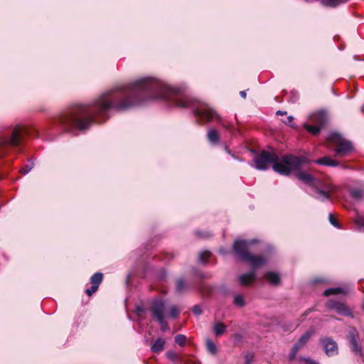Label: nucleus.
<instances>
[{
	"mask_svg": "<svg viewBox=\"0 0 364 364\" xmlns=\"http://www.w3.org/2000/svg\"><path fill=\"white\" fill-rule=\"evenodd\" d=\"M355 223L360 227H364V217L357 216L355 219Z\"/></svg>",
	"mask_w": 364,
	"mask_h": 364,
	"instance_id": "nucleus-35",
	"label": "nucleus"
},
{
	"mask_svg": "<svg viewBox=\"0 0 364 364\" xmlns=\"http://www.w3.org/2000/svg\"><path fill=\"white\" fill-rule=\"evenodd\" d=\"M320 343L328 356H333L338 353V346L336 341L328 337L320 338Z\"/></svg>",
	"mask_w": 364,
	"mask_h": 364,
	"instance_id": "nucleus-11",
	"label": "nucleus"
},
{
	"mask_svg": "<svg viewBox=\"0 0 364 364\" xmlns=\"http://www.w3.org/2000/svg\"><path fill=\"white\" fill-rule=\"evenodd\" d=\"M152 315L161 324V329L162 331H166L168 329V323L164 321V311L165 304L161 300H155L152 303L151 308Z\"/></svg>",
	"mask_w": 364,
	"mask_h": 364,
	"instance_id": "nucleus-9",
	"label": "nucleus"
},
{
	"mask_svg": "<svg viewBox=\"0 0 364 364\" xmlns=\"http://www.w3.org/2000/svg\"><path fill=\"white\" fill-rule=\"evenodd\" d=\"M33 164H31L30 165H26L24 167H23L21 170H20V172L22 173V174H26L28 173L32 168H33Z\"/></svg>",
	"mask_w": 364,
	"mask_h": 364,
	"instance_id": "nucleus-32",
	"label": "nucleus"
},
{
	"mask_svg": "<svg viewBox=\"0 0 364 364\" xmlns=\"http://www.w3.org/2000/svg\"><path fill=\"white\" fill-rule=\"evenodd\" d=\"M213 331L217 336L223 335L226 331V326L222 323H216L214 325Z\"/></svg>",
	"mask_w": 364,
	"mask_h": 364,
	"instance_id": "nucleus-22",
	"label": "nucleus"
},
{
	"mask_svg": "<svg viewBox=\"0 0 364 364\" xmlns=\"http://www.w3.org/2000/svg\"><path fill=\"white\" fill-rule=\"evenodd\" d=\"M328 219H329V222L331 223V224L332 225H333L334 227H336L337 228H341L340 225L336 221V218L333 217V215L332 214H329Z\"/></svg>",
	"mask_w": 364,
	"mask_h": 364,
	"instance_id": "nucleus-31",
	"label": "nucleus"
},
{
	"mask_svg": "<svg viewBox=\"0 0 364 364\" xmlns=\"http://www.w3.org/2000/svg\"><path fill=\"white\" fill-rule=\"evenodd\" d=\"M358 333L354 328H351L349 331L348 338L350 344L351 350L357 355H362V348L358 344Z\"/></svg>",
	"mask_w": 364,
	"mask_h": 364,
	"instance_id": "nucleus-13",
	"label": "nucleus"
},
{
	"mask_svg": "<svg viewBox=\"0 0 364 364\" xmlns=\"http://www.w3.org/2000/svg\"><path fill=\"white\" fill-rule=\"evenodd\" d=\"M350 194L353 198L360 200L363 196V191L358 189H353L350 191Z\"/></svg>",
	"mask_w": 364,
	"mask_h": 364,
	"instance_id": "nucleus-29",
	"label": "nucleus"
},
{
	"mask_svg": "<svg viewBox=\"0 0 364 364\" xmlns=\"http://www.w3.org/2000/svg\"><path fill=\"white\" fill-rule=\"evenodd\" d=\"M210 256V252H208V251H203L202 252H200V254L199 255V260L202 263H205L208 259Z\"/></svg>",
	"mask_w": 364,
	"mask_h": 364,
	"instance_id": "nucleus-28",
	"label": "nucleus"
},
{
	"mask_svg": "<svg viewBox=\"0 0 364 364\" xmlns=\"http://www.w3.org/2000/svg\"><path fill=\"white\" fill-rule=\"evenodd\" d=\"M208 139L211 143H216L218 141L219 135L215 129H210L208 132Z\"/></svg>",
	"mask_w": 364,
	"mask_h": 364,
	"instance_id": "nucleus-23",
	"label": "nucleus"
},
{
	"mask_svg": "<svg viewBox=\"0 0 364 364\" xmlns=\"http://www.w3.org/2000/svg\"><path fill=\"white\" fill-rule=\"evenodd\" d=\"M242 98L245 99L247 96V92H240Z\"/></svg>",
	"mask_w": 364,
	"mask_h": 364,
	"instance_id": "nucleus-40",
	"label": "nucleus"
},
{
	"mask_svg": "<svg viewBox=\"0 0 364 364\" xmlns=\"http://www.w3.org/2000/svg\"><path fill=\"white\" fill-rule=\"evenodd\" d=\"M180 313L179 309L176 306H171L169 309L168 316L171 318H176Z\"/></svg>",
	"mask_w": 364,
	"mask_h": 364,
	"instance_id": "nucleus-26",
	"label": "nucleus"
},
{
	"mask_svg": "<svg viewBox=\"0 0 364 364\" xmlns=\"http://www.w3.org/2000/svg\"><path fill=\"white\" fill-rule=\"evenodd\" d=\"M341 293L346 294V291L343 288L341 287L330 288L324 291L323 295L326 296H328L331 295L338 294Z\"/></svg>",
	"mask_w": 364,
	"mask_h": 364,
	"instance_id": "nucleus-21",
	"label": "nucleus"
},
{
	"mask_svg": "<svg viewBox=\"0 0 364 364\" xmlns=\"http://www.w3.org/2000/svg\"><path fill=\"white\" fill-rule=\"evenodd\" d=\"M159 95L155 97V98L157 99H166L167 97H169L168 96V94H176L177 92H158Z\"/></svg>",
	"mask_w": 364,
	"mask_h": 364,
	"instance_id": "nucleus-34",
	"label": "nucleus"
},
{
	"mask_svg": "<svg viewBox=\"0 0 364 364\" xmlns=\"http://www.w3.org/2000/svg\"><path fill=\"white\" fill-rule=\"evenodd\" d=\"M265 278L273 285H277L280 282L279 274L274 272H269L265 274Z\"/></svg>",
	"mask_w": 364,
	"mask_h": 364,
	"instance_id": "nucleus-19",
	"label": "nucleus"
},
{
	"mask_svg": "<svg viewBox=\"0 0 364 364\" xmlns=\"http://www.w3.org/2000/svg\"><path fill=\"white\" fill-rule=\"evenodd\" d=\"M326 191L321 190L316 187V191L318 194L317 198L320 200H324L326 199H330V193L334 192L336 186L333 184H328L325 186Z\"/></svg>",
	"mask_w": 364,
	"mask_h": 364,
	"instance_id": "nucleus-16",
	"label": "nucleus"
},
{
	"mask_svg": "<svg viewBox=\"0 0 364 364\" xmlns=\"http://www.w3.org/2000/svg\"><path fill=\"white\" fill-rule=\"evenodd\" d=\"M326 112L324 110H320L311 114L309 116V122L315 124L311 125L306 123L304 124V127L311 134L316 135L320 132L321 128L326 124Z\"/></svg>",
	"mask_w": 364,
	"mask_h": 364,
	"instance_id": "nucleus-7",
	"label": "nucleus"
},
{
	"mask_svg": "<svg viewBox=\"0 0 364 364\" xmlns=\"http://www.w3.org/2000/svg\"><path fill=\"white\" fill-rule=\"evenodd\" d=\"M314 334L315 330L311 328L300 336L298 341L294 345L290 353L289 358L291 360L294 359L299 350L303 348Z\"/></svg>",
	"mask_w": 364,
	"mask_h": 364,
	"instance_id": "nucleus-10",
	"label": "nucleus"
},
{
	"mask_svg": "<svg viewBox=\"0 0 364 364\" xmlns=\"http://www.w3.org/2000/svg\"><path fill=\"white\" fill-rule=\"evenodd\" d=\"M176 291L178 292H181L185 288V283L183 279H178L176 282Z\"/></svg>",
	"mask_w": 364,
	"mask_h": 364,
	"instance_id": "nucleus-30",
	"label": "nucleus"
},
{
	"mask_svg": "<svg viewBox=\"0 0 364 364\" xmlns=\"http://www.w3.org/2000/svg\"><path fill=\"white\" fill-rule=\"evenodd\" d=\"M206 347H207L208 350L211 354H215L217 353V347H216L215 344L209 339H208L206 341Z\"/></svg>",
	"mask_w": 364,
	"mask_h": 364,
	"instance_id": "nucleus-25",
	"label": "nucleus"
},
{
	"mask_svg": "<svg viewBox=\"0 0 364 364\" xmlns=\"http://www.w3.org/2000/svg\"><path fill=\"white\" fill-rule=\"evenodd\" d=\"M132 91L134 90H150L155 91H172L165 82L152 77L136 79L132 82L123 85L118 91Z\"/></svg>",
	"mask_w": 364,
	"mask_h": 364,
	"instance_id": "nucleus-4",
	"label": "nucleus"
},
{
	"mask_svg": "<svg viewBox=\"0 0 364 364\" xmlns=\"http://www.w3.org/2000/svg\"><path fill=\"white\" fill-rule=\"evenodd\" d=\"M171 97L175 98L177 105L183 107H192L194 110L195 116L201 121L210 122L215 119L220 118L217 112L204 102L196 100H187L178 99L176 96Z\"/></svg>",
	"mask_w": 364,
	"mask_h": 364,
	"instance_id": "nucleus-3",
	"label": "nucleus"
},
{
	"mask_svg": "<svg viewBox=\"0 0 364 364\" xmlns=\"http://www.w3.org/2000/svg\"><path fill=\"white\" fill-rule=\"evenodd\" d=\"M256 280L255 273L252 271L250 272L240 274L238 277V281L242 286H250Z\"/></svg>",
	"mask_w": 364,
	"mask_h": 364,
	"instance_id": "nucleus-17",
	"label": "nucleus"
},
{
	"mask_svg": "<svg viewBox=\"0 0 364 364\" xmlns=\"http://www.w3.org/2000/svg\"><path fill=\"white\" fill-rule=\"evenodd\" d=\"M327 305L328 308L335 309L339 314L349 315L350 314L349 309L343 304L330 300L328 301Z\"/></svg>",
	"mask_w": 364,
	"mask_h": 364,
	"instance_id": "nucleus-15",
	"label": "nucleus"
},
{
	"mask_svg": "<svg viewBox=\"0 0 364 364\" xmlns=\"http://www.w3.org/2000/svg\"><path fill=\"white\" fill-rule=\"evenodd\" d=\"M186 337L184 335L178 334L175 337V342L179 346L185 345Z\"/></svg>",
	"mask_w": 364,
	"mask_h": 364,
	"instance_id": "nucleus-27",
	"label": "nucleus"
},
{
	"mask_svg": "<svg viewBox=\"0 0 364 364\" xmlns=\"http://www.w3.org/2000/svg\"><path fill=\"white\" fill-rule=\"evenodd\" d=\"M193 311L196 315H200L201 314V309L199 306H195L193 308Z\"/></svg>",
	"mask_w": 364,
	"mask_h": 364,
	"instance_id": "nucleus-37",
	"label": "nucleus"
},
{
	"mask_svg": "<svg viewBox=\"0 0 364 364\" xmlns=\"http://www.w3.org/2000/svg\"><path fill=\"white\" fill-rule=\"evenodd\" d=\"M166 356L172 360H176L178 358V355L176 353L170 351L166 353Z\"/></svg>",
	"mask_w": 364,
	"mask_h": 364,
	"instance_id": "nucleus-36",
	"label": "nucleus"
},
{
	"mask_svg": "<svg viewBox=\"0 0 364 364\" xmlns=\"http://www.w3.org/2000/svg\"><path fill=\"white\" fill-rule=\"evenodd\" d=\"M317 164L328 166H337L338 163L328 156H324L315 161Z\"/></svg>",
	"mask_w": 364,
	"mask_h": 364,
	"instance_id": "nucleus-18",
	"label": "nucleus"
},
{
	"mask_svg": "<svg viewBox=\"0 0 364 364\" xmlns=\"http://www.w3.org/2000/svg\"><path fill=\"white\" fill-rule=\"evenodd\" d=\"M151 92H131L117 102L110 95L105 94L92 105H76L62 113L55 122L59 123L65 130L75 129L85 130L90 126L93 117L97 114H103L113 108L124 110L133 106L144 104Z\"/></svg>",
	"mask_w": 364,
	"mask_h": 364,
	"instance_id": "nucleus-1",
	"label": "nucleus"
},
{
	"mask_svg": "<svg viewBox=\"0 0 364 364\" xmlns=\"http://www.w3.org/2000/svg\"><path fill=\"white\" fill-rule=\"evenodd\" d=\"M307 159H309L307 158ZM308 161H309V160H308ZM309 162V161H308L307 163L303 164L298 169L292 170L291 172L296 171V176L300 181H301L302 182H304V183H306L310 186L315 187L316 183H315L314 177H313L311 174L300 170V168L303 165L308 164Z\"/></svg>",
	"mask_w": 364,
	"mask_h": 364,
	"instance_id": "nucleus-12",
	"label": "nucleus"
},
{
	"mask_svg": "<svg viewBox=\"0 0 364 364\" xmlns=\"http://www.w3.org/2000/svg\"><path fill=\"white\" fill-rule=\"evenodd\" d=\"M233 303L238 307H243L245 305V299L240 294H237L234 296Z\"/></svg>",
	"mask_w": 364,
	"mask_h": 364,
	"instance_id": "nucleus-24",
	"label": "nucleus"
},
{
	"mask_svg": "<svg viewBox=\"0 0 364 364\" xmlns=\"http://www.w3.org/2000/svg\"><path fill=\"white\" fill-rule=\"evenodd\" d=\"M103 279V274L100 272H97L90 279V282L92 284V287L90 289H87L85 290L86 294L90 296L97 291L98 289L99 285L102 282Z\"/></svg>",
	"mask_w": 364,
	"mask_h": 364,
	"instance_id": "nucleus-14",
	"label": "nucleus"
},
{
	"mask_svg": "<svg viewBox=\"0 0 364 364\" xmlns=\"http://www.w3.org/2000/svg\"><path fill=\"white\" fill-rule=\"evenodd\" d=\"M255 242V240L246 241L235 240L233 246L235 253L242 260L247 262L253 269H257L265 263V260L260 256H253L248 253L247 248L250 245Z\"/></svg>",
	"mask_w": 364,
	"mask_h": 364,
	"instance_id": "nucleus-5",
	"label": "nucleus"
},
{
	"mask_svg": "<svg viewBox=\"0 0 364 364\" xmlns=\"http://www.w3.org/2000/svg\"><path fill=\"white\" fill-rule=\"evenodd\" d=\"M277 115H286L287 114V112H283V111H277V113H276Z\"/></svg>",
	"mask_w": 364,
	"mask_h": 364,
	"instance_id": "nucleus-39",
	"label": "nucleus"
},
{
	"mask_svg": "<svg viewBox=\"0 0 364 364\" xmlns=\"http://www.w3.org/2000/svg\"><path fill=\"white\" fill-rule=\"evenodd\" d=\"M328 141L336 146L337 156H345L351 153L354 148L352 143L343 139L338 133H332L328 138Z\"/></svg>",
	"mask_w": 364,
	"mask_h": 364,
	"instance_id": "nucleus-6",
	"label": "nucleus"
},
{
	"mask_svg": "<svg viewBox=\"0 0 364 364\" xmlns=\"http://www.w3.org/2000/svg\"><path fill=\"white\" fill-rule=\"evenodd\" d=\"M308 161L306 156L291 154L284 155L279 159L274 152L267 151H262L254 160L256 168L265 170L272 166L275 172L285 176L289 175L292 170L298 169Z\"/></svg>",
	"mask_w": 364,
	"mask_h": 364,
	"instance_id": "nucleus-2",
	"label": "nucleus"
},
{
	"mask_svg": "<svg viewBox=\"0 0 364 364\" xmlns=\"http://www.w3.org/2000/svg\"><path fill=\"white\" fill-rule=\"evenodd\" d=\"M164 346L165 341L163 338H159L154 342L151 347V350L154 353H159L164 349Z\"/></svg>",
	"mask_w": 364,
	"mask_h": 364,
	"instance_id": "nucleus-20",
	"label": "nucleus"
},
{
	"mask_svg": "<svg viewBox=\"0 0 364 364\" xmlns=\"http://www.w3.org/2000/svg\"><path fill=\"white\" fill-rule=\"evenodd\" d=\"M304 361H305L306 364H318L316 362L311 360L309 358L304 359Z\"/></svg>",
	"mask_w": 364,
	"mask_h": 364,
	"instance_id": "nucleus-38",
	"label": "nucleus"
},
{
	"mask_svg": "<svg viewBox=\"0 0 364 364\" xmlns=\"http://www.w3.org/2000/svg\"><path fill=\"white\" fill-rule=\"evenodd\" d=\"M23 127L16 125L11 132L0 136V145L16 146L19 144Z\"/></svg>",
	"mask_w": 364,
	"mask_h": 364,
	"instance_id": "nucleus-8",
	"label": "nucleus"
},
{
	"mask_svg": "<svg viewBox=\"0 0 364 364\" xmlns=\"http://www.w3.org/2000/svg\"><path fill=\"white\" fill-rule=\"evenodd\" d=\"M294 120V117L292 116H289L287 117V119H282L281 121L289 125V126H291V127H293V124H292V122Z\"/></svg>",
	"mask_w": 364,
	"mask_h": 364,
	"instance_id": "nucleus-33",
	"label": "nucleus"
},
{
	"mask_svg": "<svg viewBox=\"0 0 364 364\" xmlns=\"http://www.w3.org/2000/svg\"><path fill=\"white\" fill-rule=\"evenodd\" d=\"M4 154V153H0V156H2Z\"/></svg>",
	"mask_w": 364,
	"mask_h": 364,
	"instance_id": "nucleus-41",
	"label": "nucleus"
}]
</instances>
